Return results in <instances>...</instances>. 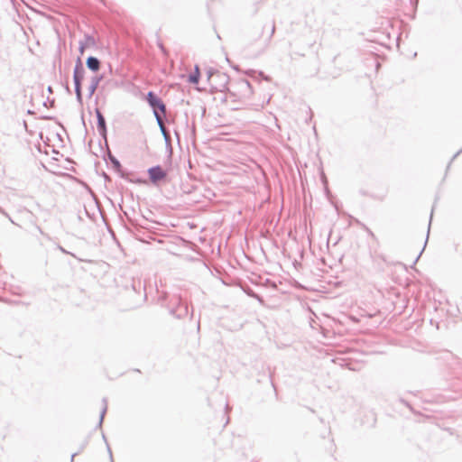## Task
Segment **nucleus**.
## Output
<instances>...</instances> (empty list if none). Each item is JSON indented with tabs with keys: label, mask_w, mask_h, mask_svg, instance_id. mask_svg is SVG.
Listing matches in <instances>:
<instances>
[{
	"label": "nucleus",
	"mask_w": 462,
	"mask_h": 462,
	"mask_svg": "<svg viewBox=\"0 0 462 462\" xmlns=\"http://www.w3.org/2000/svg\"><path fill=\"white\" fill-rule=\"evenodd\" d=\"M121 277L125 279L122 282L120 294V306L122 310H128L138 308L147 299L145 285L140 279H135L133 272L126 275L123 273Z\"/></svg>",
	"instance_id": "f257e3e1"
},
{
	"label": "nucleus",
	"mask_w": 462,
	"mask_h": 462,
	"mask_svg": "<svg viewBox=\"0 0 462 462\" xmlns=\"http://www.w3.org/2000/svg\"><path fill=\"white\" fill-rule=\"evenodd\" d=\"M157 300L162 308L168 310L171 316L177 319H183L189 313L188 306L182 301L180 295L171 296L167 291H162Z\"/></svg>",
	"instance_id": "f03ea898"
},
{
	"label": "nucleus",
	"mask_w": 462,
	"mask_h": 462,
	"mask_svg": "<svg viewBox=\"0 0 462 462\" xmlns=\"http://www.w3.org/2000/svg\"><path fill=\"white\" fill-rule=\"evenodd\" d=\"M227 80V76L218 71L208 75V83L214 91L224 92L226 89Z\"/></svg>",
	"instance_id": "7ed1b4c3"
},
{
	"label": "nucleus",
	"mask_w": 462,
	"mask_h": 462,
	"mask_svg": "<svg viewBox=\"0 0 462 462\" xmlns=\"http://www.w3.org/2000/svg\"><path fill=\"white\" fill-rule=\"evenodd\" d=\"M147 102L152 108L154 116H161L166 114V106L164 102L162 100L161 97H159L157 95H155L152 92H149L147 94Z\"/></svg>",
	"instance_id": "20e7f679"
},
{
	"label": "nucleus",
	"mask_w": 462,
	"mask_h": 462,
	"mask_svg": "<svg viewBox=\"0 0 462 462\" xmlns=\"http://www.w3.org/2000/svg\"><path fill=\"white\" fill-rule=\"evenodd\" d=\"M147 172L150 181L153 184H157L161 180H164L167 176L166 171L163 170L161 165L150 167Z\"/></svg>",
	"instance_id": "39448f33"
},
{
	"label": "nucleus",
	"mask_w": 462,
	"mask_h": 462,
	"mask_svg": "<svg viewBox=\"0 0 462 462\" xmlns=\"http://www.w3.org/2000/svg\"><path fill=\"white\" fill-rule=\"evenodd\" d=\"M155 118L160 126V130L163 135L166 144L171 145V134H170V131L165 126V123L170 124V123L173 122L175 117H155Z\"/></svg>",
	"instance_id": "423d86ee"
},
{
	"label": "nucleus",
	"mask_w": 462,
	"mask_h": 462,
	"mask_svg": "<svg viewBox=\"0 0 462 462\" xmlns=\"http://www.w3.org/2000/svg\"><path fill=\"white\" fill-rule=\"evenodd\" d=\"M84 78V69L82 68V65L79 63L76 66L74 69V82H75V88L78 95H80V83L81 80Z\"/></svg>",
	"instance_id": "0eeeda50"
},
{
	"label": "nucleus",
	"mask_w": 462,
	"mask_h": 462,
	"mask_svg": "<svg viewBox=\"0 0 462 462\" xmlns=\"http://www.w3.org/2000/svg\"><path fill=\"white\" fill-rule=\"evenodd\" d=\"M87 65L93 71H97L99 69V61L94 57H89L88 59Z\"/></svg>",
	"instance_id": "6e6552de"
},
{
	"label": "nucleus",
	"mask_w": 462,
	"mask_h": 462,
	"mask_svg": "<svg viewBox=\"0 0 462 462\" xmlns=\"http://www.w3.org/2000/svg\"><path fill=\"white\" fill-rule=\"evenodd\" d=\"M199 76H200L199 69L198 66H196L194 72H192L189 76V79L188 80L191 84H198L199 80Z\"/></svg>",
	"instance_id": "1a4fd4ad"
},
{
	"label": "nucleus",
	"mask_w": 462,
	"mask_h": 462,
	"mask_svg": "<svg viewBox=\"0 0 462 462\" xmlns=\"http://www.w3.org/2000/svg\"><path fill=\"white\" fill-rule=\"evenodd\" d=\"M244 291L249 297L257 300L262 305L264 304V300L263 299V297L255 293L251 288H246Z\"/></svg>",
	"instance_id": "9d476101"
},
{
	"label": "nucleus",
	"mask_w": 462,
	"mask_h": 462,
	"mask_svg": "<svg viewBox=\"0 0 462 462\" xmlns=\"http://www.w3.org/2000/svg\"><path fill=\"white\" fill-rule=\"evenodd\" d=\"M430 222L429 223V226H428V232H427V236H426V240H425V243H424V245H423V248L422 250L420 251V253L419 254V255L417 256L416 260L414 263H416L418 261V259L420 258V256L421 255L424 248L426 247V245L428 243V238H429V235H430Z\"/></svg>",
	"instance_id": "9b49d317"
},
{
	"label": "nucleus",
	"mask_w": 462,
	"mask_h": 462,
	"mask_svg": "<svg viewBox=\"0 0 462 462\" xmlns=\"http://www.w3.org/2000/svg\"><path fill=\"white\" fill-rule=\"evenodd\" d=\"M399 402L401 403H402L403 405H405L407 408H409L410 411H413L412 406L407 401H405L403 398H399Z\"/></svg>",
	"instance_id": "f8f14e48"
},
{
	"label": "nucleus",
	"mask_w": 462,
	"mask_h": 462,
	"mask_svg": "<svg viewBox=\"0 0 462 462\" xmlns=\"http://www.w3.org/2000/svg\"><path fill=\"white\" fill-rule=\"evenodd\" d=\"M462 152V148L460 150H458L454 155L453 157L451 158L448 165V168L450 166L451 162Z\"/></svg>",
	"instance_id": "ddd939ff"
},
{
	"label": "nucleus",
	"mask_w": 462,
	"mask_h": 462,
	"mask_svg": "<svg viewBox=\"0 0 462 462\" xmlns=\"http://www.w3.org/2000/svg\"><path fill=\"white\" fill-rule=\"evenodd\" d=\"M98 125L100 127L104 128V126H105L104 117H98Z\"/></svg>",
	"instance_id": "4468645a"
},
{
	"label": "nucleus",
	"mask_w": 462,
	"mask_h": 462,
	"mask_svg": "<svg viewBox=\"0 0 462 462\" xmlns=\"http://www.w3.org/2000/svg\"><path fill=\"white\" fill-rule=\"evenodd\" d=\"M275 27L273 24H271L269 27L270 36H272L274 33Z\"/></svg>",
	"instance_id": "2eb2a0df"
},
{
	"label": "nucleus",
	"mask_w": 462,
	"mask_h": 462,
	"mask_svg": "<svg viewBox=\"0 0 462 462\" xmlns=\"http://www.w3.org/2000/svg\"><path fill=\"white\" fill-rule=\"evenodd\" d=\"M190 132H191L192 134H194V133H195V122H194V120H193V121H192V123H191Z\"/></svg>",
	"instance_id": "dca6fc26"
},
{
	"label": "nucleus",
	"mask_w": 462,
	"mask_h": 462,
	"mask_svg": "<svg viewBox=\"0 0 462 462\" xmlns=\"http://www.w3.org/2000/svg\"><path fill=\"white\" fill-rule=\"evenodd\" d=\"M121 167H122V166H121V163H120V162L117 160V172H119V171H120Z\"/></svg>",
	"instance_id": "f3484780"
},
{
	"label": "nucleus",
	"mask_w": 462,
	"mask_h": 462,
	"mask_svg": "<svg viewBox=\"0 0 462 462\" xmlns=\"http://www.w3.org/2000/svg\"><path fill=\"white\" fill-rule=\"evenodd\" d=\"M79 51L81 54H83V52H84V45L83 44L80 45Z\"/></svg>",
	"instance_id": "a211bd4d"
},
{
	"label": "nucleus",
	"mask_w": 462,
	"mask_h": 462,
	"mask_svg": "<svg viewBox=\"0 0 462 462\" xmlns=\"http://www.w3.org/2000/svg\"><path fill=\"white\" fill-rule=\"evenodd\" d=\"M116 245H117V248H119L122 252L124 251L118 240H117Z\"/></svg>",
	"instance_id": "6ab92c4d"
},
{
	"label": "nucleus",
	"mask_w": 462,
	"mask_h": 462,
	"mask_svg": "<svg viewBox=\"0 0 462 462\" xmlns=\"http://www.w3.org/2000/svg\"><path fill=\"white\" fill-rule=\"evenodd\" d=\"M185 122H186L187 127H189V117H185Z\"/></svg>",
	"instance_id": "aec40b11"
},
{
	"label": "nucleus",
	"mask_w": 462,
	"mask_h": 462,
	"mask_svg": "<svg viewBox=\"0 0 462 462\" xmlns=\"http://www.w3.org/2000/svg\"><path fill=\"white\" fill-rule=\"evenodd\" d=\"M109 156H110V159H111L112 162L116 164V160L114 159V157L111 156V155H109Z\"/></svg>",
	"instance_id": "412c9836"
},
{
	"label": "nucleus",
	"mask_w": 462,
	"mask_h": 462,
	"mask_svg": "<svg viewBox=\"0 0 462 462\" xmlns=\"http://www.w3.org/2000/svg\"><path fill=\"white\" fill-rule=\"evenodd\" d=\"M229 409V406L227 403H226V411H227Z\"/></svg>",
	"instance_id": "4be33fe9"
},
{
	"label": "nucleus",
	"mask_w": 462,
	"mask_h": 462,
	"mask_svg": "<svg viewBox=\"0 0 462 462\" xmlns=\"http://www.w3.org/2000/svg\"><path fill=\"white\" fill-rule=\"evenodd\" d=\"M434 211V208H431V212ZM430 218H432V214L430 215ZM430 221L431 222V219H430Z\"/></svg>",
	"instance_id": "5701e85b"
}]
</instances>
